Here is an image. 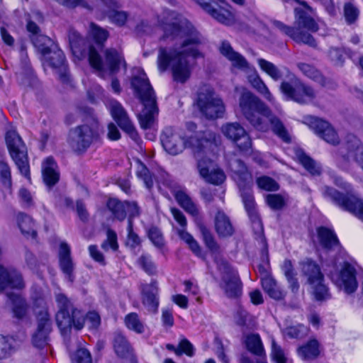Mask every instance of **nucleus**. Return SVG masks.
Wrapping results in <instances>:
<instances>
[{
    "mask_svg": "<svg viewBox=\"0 0 363 363\" xmlns=\"http://www.w3.org/2000/svg\"><path fill=\"white\" fill-rule=\"evenodd\" d=\"M220 52L232 62L234 67L239 69L249 67V63L246 59L240 53L235 52L229 43L223 41L220 47Z\"/></svg>",
    "mask_w": 363,
    "mask_h": 363,
    "instance_id": "cd10ccee",
    "label": "nucleus"
},
{
    "mask_svg": "<svg viewBox=\"0 0 363 363\" xmlns=\"http://www.w3.org/2000/svg\"><path fill=\"white\" fill-rule=\"evenodd\" d=\"M158 287L156 281H152L150 284L142 286L143 303L147 310L151 313H156L159 306L157 298Z\"/></svg>",
    "mask_w": 363,
    "mask_h": 363,
    "instance_id": "5701e85b",
    "label": "nucleus"
},
{
    "mask_svg": "<svg viewBox=\"0 0 363 363\" xmlns=\"http://www.w3.org/2000/svg\"><path fill=\"white\" fill-rule=\"evenodd\" d=\"M239 105L247 121L257 130L266 132L269 125L272 132L284 143L291 142L290 134L283 122L257 96L245 90Z\"/></svg>",
    "mask_w": 363,
    "mask_h": 363,
    "instance_id": "7ed1b4c3",
    "label": "nucleus"
},
{
    "mask_svg": "<svg viewBox=\"0 0 363 363\" xmlns=\"http://www.w3.org/2000/svg\"><path fill=\"white\" fill-rule=\"evenodd\" d=\"M197 167L200 176L208 183L220 185L226 179L224 172L213 160H199Z\"/></svg>",
    "mask_w": 363,
    "mask_h": 363,
    "instance_id": "6ab92c4d",
    "label": "nucleus"
},
{
    "mask_svg": "<svg viewBox=\"0 0 363 363\" xmlns=\"http://www.w3.org/2000/svg\"><path fill=\"white\" fill-rule=\"evenodd\" d=\"M215 229L220 237L233 235L234 228L229 217L222 211H218L214 218Z\"/></svg>",
    "mask_w": 363,
    "mask_h": 363,
    "instance_id": "7c9ffc66",
    "label": "nucleus"
},
{
    "mask_svg": "<svg viewBox=\"0 0 363 363\" xmlns=\"http://www.w3.org/2000/svg\"><path fill=\"white\" fill-rule=\"evenodd\" d=\"M68 39L69 45L74 53H79L85 55L88 53V60L91 67L102 74L104 72L103 60L96 48L82 38L80 34L75 30L71 28L68 31Z\"/></svg>",
    "mask_w": 363,
    "mask_h": 363,
    "instance_id": "9d476101",
    "label": "nucleus"
},
{
    "mask_svg": "<svg viewBox=\"0 0 363 363\" xmlns=\"http://www.w3.org/2000/svg\"><path fill=\"white\" fill-rule=\"evenodd\" d=\"M257 182L259 188L267 191H277L279 189V184L269 177H259Z\"/></svg>",
    "mask_w": 363,
    "mask_h": 363,
    "instance_id": "bf43d9fd",
    "label": "nucleus"
},
{
    "mask_svg": "<svg viewBox=\"0 0 363 363\" xmlns=\"http://www.w3.org/2000/svg\"><path fill=\"white\" fill-rule=\"evenodd\" d=\"M328 272L332 281L339 287L343 288L347 294L353 293L357 288L355 269L353 266L347 262H344L338 269L336 264L328 265L325 269Z\"/></svg>",
    "mask_w": 363,
    "mask_h": 363,
    "instance_id": "f8f14e48",
    "label": "nucleus"
},
{
    "mask_svg": "<svg viewBox=\"0 0 363 363\" xmlns=\"http://www.w3.org/2000/svg\"><path fill=\"white\" fill-rule=\"evenodd\" d=\"M222 132L236 144L240 151L246 152L251 147L250 138L240 123H228L223 126Z\"/></svg>",
    "mask_w": 363,
    "mask_h": 363,
    "instance_id": "f3484780",
    "label": "nucleus"
},
{
    "mask_svg": "<svg viewBox=\"0 0 363 363\" xmlns=\"http://www.w3.org/2000/svg\"><path fill=\"white\" fill-rule=\"evenodd\" d=\"M272 356L277 363H291L286 357L281 348L279 347L274 340L272 341Z\"/></svg>",
    "mask_w": 363,
    "mask_h": 363,
    "instance_id": "0e129e2a",
    "label": "nucleus"
},
{
    "mask_svg": "<svg viewBox=\"0 0 363 363\" xmlns=\"http://www.w3.org/2000/svg\"><path fill=\"white\" fill-rule=\"evenodd\" d=\"M257 62L261 69L266 72L274 80L278 81L281 79L282 73L281 70L272 62L262 58L258 59Z\"/></svg>",
    "mask_w": 363,
    "mask_h": 363,
    "instance_id": "c03bdc74",
    "label": "nucleus"
},
{
    "mask_svg": "<svg viewBox=\"0 0 363 363\" xmlns=\"http://www.w3.org/2000/svg\"><path fill=\"white\" fill-rule=\"evenodd\" d=\"M137 175L141 178L147 189H151L153 186V180L151 174L147 167L142 162L141 160H137Z\"/></svg>",
    "mask_w": 363,
    "mask_h": 363,
    "instance_id": "8fccbe9b",
    "label": "nucleus"
},
{
    "mask_svg": "<svg viewBox=\"0 0 363 363\" xmlns=\"http://www.w3.org/2000/svg\"><path fill=\"white\" fill-rule=\"evenodd\" d=\"M301 165L311 174L319 175L321 172L320 167L315 160H298Z\"/></svg>",
    "mask_w": 363,
    "mask_h": 363,
    "instance_id": "774afa93",
    "label": "nucleus"
},
{
    "mask_svg": "<svg viewBox=\"0 0 363 363\" xmlns=\"http://www.w3.org/2000/svg\"><path fill=\"white\" fill-rule=\"evenodd\" d=\"M42 168L45 183L49 186L56 184L60 179V172L55 160H45L43 163Z\"/></svg>",
    "mask_w": 363,
    "mask_h": 363,
    "instance_id": "2f4dec72",
    "label": "nucleus"
},
{
    "mask_svg": "<svg viewBox=\"0 0 363 363\" xmlns=\"http://www.w3.org/2000/svg\"><path fill=\"white\" fill-rule=\"evenodd\" d=\"M174 197L180 206L186 213L193 216L196 222L200 219L199 208L184 191H177L174 193Z\"/></svg>",
    "mask_w": 363,
    "mask_h": 363,
    "instance_id": "a878e982",
    "label": "nucleus"
},
{
    "mask_svg": "<svg viewBox=\"0 0 363 363\" xmlns=\"http://www.w3.org/2000/svg\"><path fill=\"white\" fill-rule=\"evenodd\" d=\"M49 56L47 60L49 65L54 68H59L61 72L59 74L60 79L62 82H67L69 81V74L65 67V57L61 50H56L51 51L48 53Z\"/></svg>",
    "mask_w": 363,
    "mask_h": 363,
    "instance_id": "c756f323",
    "label": "nucleus"
},
{
    "mask_svg": "<svg viewBox=\"0 0 363 363\" xmlns=\"http://www.w3.org/2000/svg\"><path fill=\"white\" fill-rule=\"evenodd\" d=\"M262 286L264 291L272 298L281 300L285 296V291L277 285V281L272 277H263L262 279Z\"/></svg>",
    "mask_w": 363,
    "mask_h": 363,
    "instance_id": "473e14b6",
    "label": "nucleus"
},
{
    "mask_svg": "<svg viewBox=\"0 0 363 363\" xmlns=\"http://www.w3.org/2000/svg\"><path fill=\"white\" fill-rule=\"evenodd\" d=\"M318 237L321 246L327 251H339L340 245L334 232L327 228L318 229Z\"/></svg>",
    "mask_w": 363,
    "mask_h": 363,
    "instance_id": "393cba45",
    "label": "nucleus"
},
{
    "mask_svg": "<svg viewBox=\"0 0 363 363\" xmlns=\"http://www.w3.org/2000/svg\"><path fill=\"white\" fill-rule=\"evenodd\" d=\"M308 121L311 128L314 130L315 133L328 143L333 145L340 143L337 133L329 123L315 117H309Z\"/></svg>",
    "mask_w": 363,
    "mask_h": 363,
    "instance_id": "aec40b11",
    "label": "nucleus"
},
{
    "mask_svg": "<svg viewBox=\"0 0 363 363\" xmlns=\"http://www.w3.org/2000/svg\"><path fill=\"white\" fill-rule=\"evenodd\" d=\"M235 322L240 326L251 328L255 325V318L244 308L240 307L235 316Z\"/></svg>",
    "mask_w": 363,
    "mask_h": 363,
    "instance_id": "09e8293b",
    "label": "nucleus"
},
{
    "mask_svg": "<svg viewBox=\"0 0 363 363\" xmlns=\"http://www.w3.org/2000/svg\"><path fill=\"white\" fill-rule=\"evenodd\" d=\"M297 67L300 71L308 78H311L319 83H323L324 82L323 75L312 65L306 63L299 62L297 64Z\"/></svg>",
    "mask_w": 363,
    "mask_h": 363,
    "instance_id": "49530a36",
    "label": "nucleus"
},
{
    "mask_svg": "<svg viewBox=\"0 0 363 363\" xmlns=\"http://www.w3.org/2000/svg\"><path fill=\"white\" fill-rule=\"evenodd\" d=\"M196 104L201 114L208 119L220 118L225 111L223 101L208 86H203L200 89Z\"/></svg>",
    "mask_w": 363,
    "mask_h": 363,
    "instance_id": "1a4fd4ad",
    "label": "nucleus"
},
{
    "mask_svg": "<svg viewBox=\"0 0 363 363\" xmlns=\"http://www.w3.org/2000/svg\"><path fill=\"white\" fill-rule=\"evenodd\" d=\"M327 193L337 205L363 220V201L356 197H347L335 189H328Z\"/></svg>",
    "mask_w": 363,
    "mask_h": 363,
    "instance_id": "a211bd4d",
    "label": "nucleus"
},
{
    "mask_svg": "<svg viewBox=\"0 0 363 363\" xmlns=\"http://www.w3.org/2000/svg\"><path fill=\"white\" fill-rule=\"evenodd\" d=\"M32 42L37 50L44 56L50 52V47L52 45V40L44 35H33Z\"/></svg>",
    "mask_w": 363,
    "mask_h": 363,
    "instance_id": "ea45409f",
    "label": "nucleus"
},
{
    "mask_svg": "<svg viewBox=\"0 0 363 363\" xmlns=\"http://www.w3.org/2000/svg\"><path fill=\"white\" fill-rule=\"evenodd\" d=\"M148 237L155 247L162 248L164 245L162 233L157 228H150L148 231Z\"/></svg>",
    "mask_w": 363,
    "mask_h": 363,
    "instance_id": "6e6d98bb",
    "label": "nucleus"
},
{
    "mask_svg": "<svg viewBox=\"0 0 363 363\" xmlns=\"http://www.w3.org/2000/svg\"><path fill=\"white\" fill-rule=\"evenodd\" d=\"M319 345L317 340H311L298 349L299 355L306 359H314L319 355Z\"/></svg>",
    "mask_w": 363,
    "mask_h": 363,
    "instance_id": "a19ab883",
    "label": "nucleus"
},
{
    "mask_svg": "<svg viewBox=\"0 0 363 363\" xmlns=\"http://www.w3.org/2000/svg\"><path fill=\"white\" fill-rule=\"evenodd\" d=\"M55 299L59 308L56 314V322L62 333H66L72 326L77 330H81L85 322L82 313L74 308L64 294H57Z\"/></svg>",
    "mask_w": 363,
    "mask_h": 363,
    "instance_id": "6e6552de",
    "label": "nucleus"
},
{
    "mask_svg": "<svg viewBox=\"0 0 363 363\" xmlns=\"http://www.w3.org/2000/svg\"><path fill=\"white\" fill-rule=\"evenodd\" d=\"M207 247L211 251L214 256L215 262H216L219 269H221L223 266V262H226L222 257H219L220 248L213 238L211 241L206 245Z\"/></svg>",
    "mask_w": 363,
    "mask_h": 363,
    "instance_id": "e2e57ef3",
    "label": "nucleus"
},
{
    "mask_svg": "<svg viewBox=\"0 0 363 363\" xmlns=\"http://www.w3.org/2000/svg\"><path fill=\"white\" fill-rule=\"evenodd\" d=\"M103 128L94 115L86 117L84 123L69 130L68 143L73 151L85 152L91 144L101 143Z\"/></svg>",
    "mask_w": 363,
    "mask_h": 363,
    "instance_id": "423d86ee",
    "label": "nucleus"
},
{
    "mask_svg": "<svg viewBox=\"0 0 363 363\" xmlns=\"http://www.w3.org/2000/svg\"><path fill=\"white\" fill-rule=\"evenodd\" d=\"M108 210L118 220H123L126 217V202H121L116 199H110L107 202Z\"/></svg>",
    "mask_w": 363,
    "mask_h": 363,
    "instance_id": "58836bf2",
    "label": "nucleus"
},
{
    "mask_svg": "<svg viewBox=\"0 0 363 363\" xmlns=\"http://www.w3.org/2000/svg\"><path fill=\"white\" fill-rule=\"evenodd\" d=\"M59 261L61 270L68 277L69 279L72 281V276L74 265L71 257L70 247L65 242H62L60 244L59 251Z\"/></svg>",
    "mask_w": 363,
    "mask_h": 363,
    "instance_id": "c85d7f7f",
    "label": "nucleus"
},
{
    "mask_svg": "<svg viewBox=\"0 0 363 363\" xmlns=\"http://www.w3.org/2000/svg\"><path fill=\"white\" fill-rule=\"evenodd\" d=\"M104 55L110 72L111 74L117 72L122 60V57L119 52L114 48H109L105 50Z\"/></svg>",
    "mask_w": 363,
    "mask_h": 363,
    "instance_id": "4c0bfd02",
    "label": "nucleus"
},
{
    "mask_svg": "<svg viewBox=\"0 0 363 363\" xmlns=\"http://www.w3.org/2000/svg\"><path fill=\"white\" fill-rule=\"evenodd\" d=\"M267 202L273 209H281L285 204L284 198L279 194H269Z\"/></svg>",
    "mask_w": 363,
    "mask_h": 363,
    "instance_id": "69168bd1",
    "label": "nucleus"
},
{
    "mask_svg": "<svg viewBox=\"0 0 363 363\" xmlns=\"http://www.w3.org/2000/svg\"><path fill=\"white\" fill-rule=\"evenodd\" d=\"M207 247L211 251L214 256L215 262H216L219 269H221L223 266V262H226L222 257H219L220 248L213 238L211 241L206 245Z\"/></svg>",
    "mask_w": 363,
    "mask_h": 363,
    "instance_id": "680f3d73",
    "label": "nucleus"
},
{
    "mask_svg": "<svg viewBox=\"0 0 363 363\" xmlns=\"http://www.w3.org/2000/svg\"><path fill=\"white\" fill-rule=\"evenodd\" d=\"M359 13V9L352 2H347L344 4L343 16L347 25L355 24Z\"/></svg>",
    "mask_w": 363,
    "mask_h": 363,
    "instance_id": "a18cd8bd",
    "label": "nucleus"
},
{
    "mask_svg": "<svg viewBox=\"0 0 363 363\" xmlns=\"http://www.w3.org/2000/svg\"><path fill=\"white\" fill-rule=\"evenodd\" d=\"M6 143L12 159H27L28 150L22 138L15 130L6 134Z\"/></svg>",
    "mask_w": 363,
    "mask_h": 363,
    "instance_id": "412c9836",
    "label": "nucleus"
},
{
    "mask_svg": "<svg viewBox=\"0 0 363 363\" xmlns=\"http://www.w3.org/2000/svg\"><path fill=\"white\" fill-rule=\"evenodd\" d=\"M221 287L229 298H238L242 294V284L237 272L233 271L227 262H223Z\"/></svg>",
    "mask_w": 363,
    "mask_h": 363,
    "instance_id": "dca6fc26",
    "label": "nucleus"
},
{
    "mask_svg": "<svg viewBox=\"0 0 363 363\" xmlns=\"http://www.w3.org/2000/svg\"><path fill=\"white\" fill-rule=\"evenodd\" d=\"M97 7L103 16H107L116 9H120L121 4L119 0H99Z\"/></svg>",
    "mask_w": 363,
    "mask_h": 363,
    "instance_id": "de8ad7c7",
    "label": "nucleus"
},
{
    "mask_svg": "<svg viewBox=\"0 0 363 363\" xmlns=\"http://www.w3.org/2000/svg\"><path fill=\"white\" fill-rule=\"evenodd\" d=\"M17 223L23 234L28 236L30 235L33 238L36 237L37 233L35 229V224L32 218L29 216L19 213L17 215Z\"/></svg>",
    "mask_w": 363,
    "mask_h": 363,
    "instance_id": "72a5a7b5",
    "label": "nucleus"
},
{
    "mask_svg": "<svg viewBox=\"0 0 363 363\" xmlns=\"http://www.w3.org/2000/svg\"><path fill=\"white\" fill-rule=\"evenodd\" d=\"M138 262L143 269L149 274H153L155 273L156 267L150 257L142 255L139 258Z\"/></svg>",
    "mask_w": 363,
    "mask_h": 363,
    "instance_id": "338daca9",
    "label": "nucleus"
},
{
    "mask_svg": "<svg viewBox=\"0 0 363 363\" xmlns=\"http://www.w3.org/2000/svg\"><path fill=\"white\" fill-rule=\"evenodd\" d=\"M195 1L219 23L224 25H230L232 23L231 15L228 11L222 9H216L206 0H195Z\"/></svg>",
    "mask_w": 363,
    "mask_h": 363,
    "instance_id": "bb28decb",
    "label": "nucleus"
},
{
    "mask_svg": "<svg viewBox=\"0 0 363 363\" xmlns=\"http://www.w3.org/2000/svg\"><path fill=\"white\" fill-rule=\"evenodd\" d=\"M25 286L20 273L13 269H7L0 265V291L5 292L13 304L12 310L16 318L21 319L26 315L28 306L26 301L19 295L9 293L12 289H21Z\"/></svg>",
    "mask_w": 363,
    "mask_h": 363,
    "instance_id": "0eeeda50",
    "label": "nucleus"
},
{
    "mask_svg": "<svg viewBox=\"0 0 363 363\" xmlns=\"http://www.w3.org/2000/svg\"><path fill=\"white\" fill-rule=\"evenodd\" d=\"M186 127L191 134L186 136L185 140L172 127H167L163 130L161 143L169 154L177 155L186 147L191 150L194 156H220L222 147L218 135L208 129L198 130L196 124L193 122L186 123Z\"/></svg>",
    "mask_w": 363,
    "mask_h": 363,
    "instance_id": "f03ea898",
    "label": "nucleus"
},
{
    "mask_svg": "<svg viewBox=\"0 0 363 363\" xmlns=\"http://www.w3.org/2000/svg\"><path fill=\"white\" fill-rule=\"evenodd\" d=\"M128 16V13L125 11H121L119 9H116L111 14L107 16L108 19L116 25L118 26H122L125 25L127 18Z\"/></svg>",
    "mask_w": 363,
    "mask_h": 363,
    "instance_id": "13d9d810",
    "label": "nucleus"
},
{
    "mask_svg": "<svg viewBox=\"0 0 363 363\" xmlns=\"http://www.w3.org/2000/svg\"><path fill=\"white\" fill-rule=\"evenodd\" d=\"M245 345L247 349L255 355H265L264 347L258 334H250L246 336Z\"/></svg>",
    "mask_w": 363,
    "mask_h": 363,
    "instance_id": "f704fd0d",
    "label": "nucleus"
},
{
    "mask_svg": "<svg viewBox=\"0 0 363 363\" xmlns=\"http://www.w3.org/2000/svg\"><path fill=\"white\" fill-rule=\"evenodd\" d=\"M73 363H92L89 351L85 348L77 350L73 357Z\"/></svg>",
    "mask_w": 363,
    "mask_h": 363,
    "instance_id": "052dcab7",
    "label": "nucleus"
},
{
    "mask_svg": "<svg viewBox=\"0 0 363 363\" xmlns=\"http://www.w3.org/2000/svg\"><path fill=\"white\" fill-rule=\"evenodd\" d=\"M14 350L12 340L4 336L0 335V359L7 357Z\"/></svg>",
    "mask_w": 363,
    "mask_h": 363,
    "instance_id": "5fc2aeb1",
    "label": "nucleus"
},
{
    "mask_svg": "<svg viewBox=\"0 0 363 363\" xmlns=\"http://www.w3.org/2000/svg\"><path fill=\"white\" fill-rule=\"evenodd\" d=\"M109 106L111 116L118 125L127 133L132 140L138 143L140 140L138 133L121 104L117 101L113 100L110 101Z\"/></svg>",
    "mask_w": 363,
    "mask_h": 363,
    "instance_id": "2eb2a0df",
    "label": "nucleus"
},
{
    "mask_svg": "<svg viewBox=\"0 0 363 363\" xmlns=\"http://www.w3.org/2000/svg\"><path fill=\"white\" fill-rule=\"evenodd\" d=\"M271 24L280 32L289 36L296 43H302L312 48H316L317 43L313 37L303 30L316 32L318 26L314 19L304 10L301 9H295V21L294 26H289L283 22L272 19Z\"/></svg>",
    "mask_w": 363,
    "mask_h": 363,
    "instance_id": "39448f33",
    "label": "nucleus"
},
{
    "mask_svg": "<svg viewBox=\"0 0 363 363\" xmlns=\"http://www.w3.org/2000/svg\"><path fill=\"white\" fill-rule=\"evenodd\" d=\"M233 178L240 189L245 188L252 181V177L242 160H230L229 164Z\"/></svg>",
    "mask_w": 363,
    "mask_h": 363,
    "instance_id": "b1692460",
    "label": "nucleus"
},
{
    "mask_svg": "<svg viewBox=\"0 0 363 363\" xmlns=\"http://www.w3.org/2000/svg\"><path fill=\"white\" fill-rule=\"evenodd\" d=\"M248 81L251 85L269 101L273 100V96L267 85L260 78L257 72L248 76Z\"/></svg>",
    "mask_w": 363,
    "mask_h": 363,
    "instance_id": "e433bc0d",
    "label": "nucleus"
},
{
    "mask_svg": "<svg viewBox=\"0 0 363 363\" xmlns=\"http://www.w3.org/2000/svg\"><path fill=\"white\" fill-rule=\"evenodd\" d=\"M51 331V322L48 313L45 311L38 315V328L33 336V342L35 347H41L47 344L48 335Z\"/></svg>",
    "mask_w": 363,
    "mask_h": 363,
    "instance_id": "4be33fe9",
    "label": "nucleus"
},
{
    "mask_svg": "<svg viewBox=\"0 0 363 363\" xmlns=\"http://www.w3.org/2000/svg\"><path fill=\"white\" fill-rule=\"evenodd\" d=\"M131 86L134 89L135 96L140 99L144 106L138 115L140 126L143 129L150 128L155 122L159 109L155 91L143 71L139 70L132 77Z\"/></svg>",
    "mask_w": 363,
    "mask_h": 363,
    "instance_id": "20e7f679",
    "label": "nucleus"
},
{
    "mask_svg": "<svg viewBox=\"0 0 363 363\" xmlns=\"http://www.w3.org/2000/svg\"><path fill=\"white\" fill-rule=\"evenodd\" d=\"M89 35L94 38L96 45L101 49L104 47V42L108 37V33L106 30L100 28L94 23L89 26Z\"/></svg>",
    "mask_w": 363,
    "mask_h": 363,
    "instance_id": "37998d69",
    "label": "nucleus"
},
{
    "mask_svg": "<svg viewBox=\"0 0 363 363\" xmlns=\"http://www.w3.org/2000/svg\"><path fill=\"white\" fill-rule=\"evenodd\" d=\"M125 326L136 333L141 334L145 331L144 323L140 319L136 313H130L124 319Z\"/></svg>",
    "mask_w": 363,
    "mask_h": 363,
    "instance_id": "79ce46f5",
    "label": "nucleus"
},
{
    "mask_svg": "<svg viewBox=\"0 0 363 363\" xmlns=\"http://www.w3.org/2000/svg\"><path fill=\"white\" fill-rule=\"evenodd\" d=\"M242 201L249 218L252 222V229L256 235V239L259 240L262 245V253L266 254L268 262L267 244L263 235V225L256 209V205L251 191L246 187L242 188Z\"/></svg>",
    "mask_w": 363,
    "mask_h": 363,
    "instance_id": "4468645a",
    "label": "nucleus"
},
{
    "mask_svg": "<svg viewBox=\"0 0 363 363\" xmlns=\"http://www.w3.org/2000/svg\"><path fill=\"white\" fill-rule=\"evenodd\" d=\"M301 271L311 286L315 298L318 301L330 297L328 289L323 284V274L319 266L313 261L307 259L301 263Z\"/></svg>",
    "mask_w": 363,
    "mask_h": 363,
    "instance_id": "9b49d317",
    "label": "nucleus"
},
{
    "mask_svg": "<svg viewBox=\"0 0 363 363\" xmlns=\"http://www.w3.org/2000/svg\"><path fill=\"white\" fill-rule=\"evenodd\" d=\"M162 28L164 39L186 38L182 43L180 48L167 50L165 48H160L157 61L160 72H164L170 68L174 81L184 84L191 76L188 56L197 57L200 55L196 48L188 47L201 44L203 38L187 19L173 12L169 13V20L162 25Z\"/></svg>",
    "mask_w": 363,
    "mask_h": 363,
    "instance_id": "f257e3e1",
    "label": "nucleus"
},
{
    "mask_svg": "<svg viewBox=\"0 0 363 363\" xmlns=\"http://www.w3.org/2000/svg\"><path fill=\"white\" fill-rule=\"evenodd\" d=\"M0 183L6 189H10L12 184L10 167L2 160H0Z\"/></svg>",
    "mask_w": 363,
    "mask_h": 363,
    "instance_id": "3c124183",
    "label": "nucleus"
},
{
    "mask_svg": "<svg viewBox=\"0 0 363 363\" xmlns=\"http://www.w3.org/2000/svg\"><path fill=\"white\" fill-rule=\"evenodd\" d=\"M128 237L126 240V245L134 249L140 245L141 240L139 236L133 231V220H128Z\"/></svg>",
    "mask_w": 363,
    "mask_h": 363,
    "instance_id": "864d4df0",
    "label": "nucleus"
},
{
    "mask_svg": "<svg viewBox=\"0 0 363 363\" xmlns=\"http://www.w3.org/2000/svg\"><path fill=\"white\" fill-rule=\"evenodd\" d=\"M347 149L354 152L353 156L355 159H363V145L355 137H352L351 140L347 142Z\"/></svg>",
    "mask_w": 363,
    "mask_h": 363,
    "instance_id": "4d7b16f0",
    "label": "nucleus"
},
{
    "mask_svg": "<svg viewBox=\"0 0 363 363\" xmlns=\"http://www.w3.org/2000/svg\"><path fill=\"white\" fill-rule=\"evenodd\" d=\"M113 348L116 353L124 357L130 354L132 352V347L125 337L121 333L115 335L113 340Z\"/></svg>",
    "mask_w": 363,
    "mask_h": 363,
    "instance_id": "c9c22d12",
    "label": "nucleus"
},
{
    "mask_svg": "<svg viewBox=\"0 0 363 363\" xmlns=\"http://www.w3.org/2000/svg\"><path fill=\"white\" fill-rule=\"evenodd\" d=\"M101 248L104 251H108L111 249L116 251L118 249V238L116 232L111 229H108L106 231V239L102 242Z\"/></svg>",
    "mask_w": 363,
    "mask_h": 363,
    "instance_id": "603ef678",
    "label": "nucleus"
},
{
    "mask_svg": "<svg viewBox=\"0 0 363 363\" xmlns=\"http://www.w3.org/2000/svg\"><path fill=\"white\" fill-rule=\"evenodd\" d=\"M280 90L288 99L299 104L308 103L315 98L314 89L296 78L290 82L283 81Z\"/></svg>",
    "mask_w": 363,
    "mask_h": 363,
    "instance_id": "ddd939ff",
    "label": "nucleus"
}]
</instances>
